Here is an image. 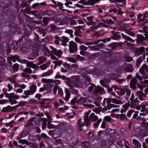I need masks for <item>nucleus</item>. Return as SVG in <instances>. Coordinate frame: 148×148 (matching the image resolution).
I'll return each instance as SVG.
<instances>
[{
	"label": "nucleus",
	"instance_id": "obj_38",
	"mask_svg": "<svg viewBox=\"0 0 148 148\" xmlns=\"http://www.w3.org/2000/svg\"><path fill=\"white\" fill-rule=\"evenodd\" d=\"M39 62L40 64H42L46 60V58L43 56H41L39 58Z\"/></svg>",
	"mask_w": 148,
	"mask_h": 148
},
{
	"label": "nucleus",
	"instance_id": "obj_20",
	"mask_svg": "<svg viewBox=\"0 0 148 148\" xmlns=\"http://www.w3.org/2000/svg\"><path fill=\"white\" fill-rule=\"evenodd\" d=\"M30 7H26L24 9V12H26L27 14H30L31 13L33 14H35V13L36 12H37V11H30Z\"/></svg>",
	"mask_w": 148,
	"mask_h": 148
},
{
	"label": "nucleus",
	"instance_id": "obj_34",
	"mask_svg": "<svg viewBox=\"0 0 148 148\" xmlns=\"http://www.w3.org/2000/svg\"><path fill=\"white\" fill-rule=\"evenodd\" d=\"M50 18L46 17H44L43 18V21L44 24L47 25L49 23V20H50Z\"/></svg>",
	"mask_w": 148,
	"mask_h": 148
},
{
	"label": "nucleus",
	"instance_id": "obj_46",
	"mask_svg": "<svg viewBox=\"0 0 148 148\" xmlns=\"http://www.w3.org/2000/svg\"><path fill=\"white\" fill-rule=\"evenodd\" d=\"M112 119L111 117L109 116H105L103 119V120L107 122H110Z\"/></svg>",
	"mask_w": 148,
	"mask_h": 148
},
{
	"label": "nucleus",
	"instance_id": "obj_49",
	"mask_svg": "<svg viewBox=\"0 0 148 148\" xmlns=\"http://www.w3.org/2000/svg\"><path fill=\"white\" fill-rule=\"evenodd\" d=\"M77 98L76 97H75L73 98L71 101V104L75 105V103H77Z\"/></svg>",
	"mask_w": 148,
	"mask_h": 148
},
{
	"label": "nucleus",
	"instance_id": "obj_48",
	"mask_svg": "<svg viewBox=\"0 0 148 148\" xmlns=\"http://www.w3.org/2000/svg\"><path fill=\"white\" fill-rule=\"evenodd\" d=\"M7 45L8 44L6 42H1L0 43L1 48H4L5 47H7Z\"/></svg>",
	"mask_w": 148,
	"mask_h": 148
},
{
	"label": "nucleus",
	"instance_id": "obj_4",
	"mask_svg": "<svg viewBox=\"0 0 148 148\" xmlns=\"http://www.w3.org/2000/svg\"><path fill=\"white\" fill-rule=\"evenodd\" d=\"M41 81L44 83H47L54 82L55 84H59L60 83V81L59 80H56L54 81L52 79H47L45 78H43L42 79Z\"/></svg>",
	"mask_w": 148,
	"mask_h": 148
},
{
	"label": "nucleus",
	"instance_id": "obj_5",
	"mask_svg": "<svg viewBox=\"0 0 148 148\" xmlns=\"http://www.w3.org/2000/svg\"><path fill=\"white\" fill-rule=\"evenodd\" d=\"M103 91V90L102 88L99 86H96L94 88L93 94L95 95L97 93L101 94Z\"/></svg>",
	"mask_w": 148,
	"mask_h": 148
},
{
	"label": "nucleus",
	"instance_id": "obj_24",
	"mask_svg": "<svg viewBox=\"0 0 148 148\" xmlns=\"http://www.w3.org/2000/svg\"><path fill=\"white\" fill-rule=\"evenodd\" d=\"M133 144L136 147H140L141 146V145L139 142L136 139H134L132 140Z\"/></svg>",
	"mask_w": 148,
	"mask_h": 148
},
{
	"label": "nucleus",
	"instance_id": "obj_37",
	"mask_svg": "<svg viewBox=\"0 0 148 148\" xmlns=\"http://www.w3.org/2000/svg\"><path fill=\"white\" fill-rule=\"evenodd\" d=\"M23 71L26 73L31 74L32 73V70L29 68L27 67L23 70Z\"/></svg>",
	"mask_w": 148,
	"mask_h": 148
},
{
	"label": "nucleus",
	"instance_id": "obj_63",
	"mask_svg": "<svg viewBox=\"0 0 148 148\" xmlns=\"http://www.w3.org/2000/svg\"><path fill=\"white\" fill-rule=\"evenodd\" d=\"M125 40L127 41H130L132 42H134V41L133 40V39L131 38L130 37L127 36L126 38H125Z\"/></svg>",
	"mask_w": 148,
	"mask_h": 148
},
{
	"label": "nucleus",
	"instance_id": "obj_47",
	"mask_svg": "<svg viewBox=\"0 0 148 148\" xmlns=\"http://www.w3.org/2000/svg\"><path fill=\"white\" fill-rule=\"evenodd\" d=\"M135 112L134 110H129L127 113V116L128 118H130L131 116L132 113Z\"/></svg>",
	"mask_w": 148,
	"mask_h": 148
},
{
	"label": "nucleus",
	"instance_id": "obj_57",
	"mask_svg": "<svg viewBox=\"0 0 148 148\" xmlns=\"http://www.w3.org/2000/svg\"><path fill=\"white\" fill-rule=\"evenodd\" d=\"M18 18L21 23L23 22V17L20 14H19L18 15Z\"/></svg>",
	"mask_w": 148,
	"mask_h": 148
},
{
	"label": "nucleus",
	"instance_id": "obj_39",
	"mask_svg": "<svg viewBox=\"0 0 148 148\" xmlns=\"http://www.w3.org/2000/svg\"><path fill=\"white\" fill-rule=\"evenodd\" d=\"M81 33V30L79 29H76V30L75 32V35L76 36L81 37V35L80 34Z\"/></svg>",
	"mask_w": 148,
	"mask_h": 148
},
{
	"label": "nucleus",
	"instance_id": "obj_53",
	"mask_svg": "<svg viewBox=\"0 0 148 148\" xmlns=\"http://www.w3.org/2000/svg\"><path fill=\"white\" fill-rule=\"evenodd\" d=\"M79 139L77 138L73 142V145L74 146H76L79 143Z\"/></svg>",
	"mask_w": 148,
	"mask_h": 148
},
{
	"label": "nucleus",
	"instance_id": "obj_13",
	"mask_svg": "<svg viewBox=\"0 0 148 148\" xmlns=\"http://www.w3.org/2000/svg\"><path fill=\"white\" fill-rule=\"evenodd\" d=\"M43 14L44 15H47L50 16L55 14V12L53 11L47 10L43 12Z\"/></svg>",
	"mask_w": 148,
	"mask_h": 148
},
{
	"label": "nucleus",
	"instance_id": "obj_42",
	"mask_svg": "<svg viewBox=\"0 0 148 148\" xmlns=\"http://www.w3.org/2000/svg\"><path fill=\"white\" fill-rule=\"evenodd\" d=\"M29 5L27 4L26 2H22L21 4H20L19 8H24L28 6Z\"/></svg>",
	"mask_w": 148,
	"mask_h": 148
},
{
	"label": "nucleus",
	"instance_id": "obj_6",
	"mask_svg": "<svg viewBox=\"0 0 148 148\" xmlns=\"http://www.w3.org/2000/svg\"><path fill=\"white\" fill-rule=\"evenodd\" d=\"M93 73L95 75L99 76L104 73V71H102L99 69L96 68L93 71Z\"/></svg>",
	"mask_w": 148,
	"mask_h": 148
},
{
	"label": "nucleus",
	"instance_id": "obj_18",
	"mask_svg": "<svg viewBox=\"0 0 148 148\" xmlns=\"http://www.w3.org/2000/svg\"><path fill=\"white\" fill-rule=\"evenodd\" d=\"M99 53H94L88 56L90 60H93L97 58L99 56Z\"/></svg>",
	"mask_w": 148,
	"mask_h": 148
},
{
	"label": "nucleus",
	"instance_id": "obj_56",
	"mask_svg": "<svg viewBox=\"0 0 148 148\" xmlns=\"http://www.w3.org/2000/svg\"><path fill=\"white\" fill-rule=\"evenodd\" d=\"M65 32L67 33L70 34V35H72L73 36V31L72 29H66L65 31Z\"/></svg>",
	"mask_w": 148,
	"mask_h": 148
},
{
	"label": "nucleus",
	"instance_id": "obj_40",
	"mask_svg": "<svg viewBox=\"0 0 148 148\" xmlns=\"http://www.w3.org/2000/svg\"><path fill=\"white\" fill-rule=\"evenodd\" d=\"M9 102L11 105L16 104L17 103V101L12 99V98H10L9 99Z\"/></svg>",
	"mask_w": 148,
	"mask_h": 148
},
{
	"label": "nucleus",
	"instance_id": "obj_7",
	"mask_svg": "<svg viewBox=\"0 0 148 148\" xmlns=\"http://www.w3.org/2000/svg\"><path fill=\"white\" fill-rule=\"evenodd\" d=\"M112 33H113V35L111 36L110 38L112 40H117L121 37L120 34H118L120 33L119 32L115 33L114 31H112Z\"/></svg>",
	"mask_w": 148,
	"mask_h": 148
},
{
	"label": "nucleus",
	"instance_id": "obj_60",
	"mask_svg": "<svg viewBox=\"0 0 148 148\" xmlns=\"http://www.w3.org/2000/svg\"><path fill=\"white\" fill-rule=\"evenodd\" d=\"M130 101H128L127 103H126V104L123 105L122 106V107L124 108V109L127 110V109H128V108L129 107V105H130Z\"/></svg>",
	"mask_w": 148,
	"mask_h": 148
},
{
	"label": "nucleus",
	"instance_id": "obj_28",
	"mask_svg": "<svg viewBox=\"0 0 148 148\" xmlns=\"http://www.w3.org/2000/svg\"><path fill=\"white\" fill-rule=\"evenodd\" d=\"M117 42H114L110 44L109 46L112 50H114L117 47Z\"/></svg>",
	"mask_w": 148,
	"mask_h": 148
},
{
	"label": "nucleus",
	"instance_id": "obj_11",
	"mask_svg": "<svg viewBox=\"0 0 148 148\" xmlns=\"http://www.w3.org/2000/svg\"><path fill=\"white\" fill-rule=\"evenodd\" d=\"M44 87L45 88V90H47L48 92H50L52 91V85L51 84H44Z\"/></svg>",
	"mask_w": 148,
	"mask_h": 148
},
{
	"label": "nucleus",
	"instance_id": "obj_62",
	"mask_svg": "<svg viewBox=\"0 0 148 148\" xmlns=\"http://www.w3.org/2000/svg\"><path fill=\"white\" fill-rule=\"evenodd\" d=\"M24 94L25 95L27 96L29 95H32V92L29 90H28L26 91H24Z\"/></svg>",
	"mask_w": 148,
	"mask_h": 148
},
{
	"label": "nucleus",
	"instance_id": "obj_21",
	"mask_svg": "<svg viewBox=\"0 0 148 148\" xmlns=\"http://www.w3.org/2000/svg\"><path fill=\"white\" fill-rule=\"evenodd\" d=\"M39 136V134H36V136L38 137V140H40L41 139L42 137L43 138H46L47 139L49 138V137L47 135L44 133H42L41 134V136Z\"/></svg>",
	"mask_w": 148,
	"mask_h": 148
},
{
	"label": "nucleus",
	"instance_id": "obj_29",
	"mask_svg": "<svg viewBox=\"0 0 148 148\" xmlns=\"http://www.w3.org/2000/svg\"><path fill=\"white\" fill-rule=\"evenodd\" d=\"M118 115L119 116V117L121 120H123L124 119L128 120V119L127 118L125 114H118Z\"/></svg>",
	"mask_w": 148,
	"mask_h": 148
},
{
	"label": "nucleus",
	"instance_id": "obj_2",
	"mask_svg": "<svg viewBox=\"0 0 148 148\" xmlns=\"http://www.w3.org/2000/svg\"><path fill=\"white\" fill-rule=\"evenodd\" d=\"M77 44L73 41L69 42V51L71 53H73L77 51Z\"/></svg>",
	"mask_w": 148,
	"mask_h": 148
},
{
	"label": "nucleus",
	"instance_id": "obj_22",
	"mask_svg": "<svg viewBox=\"0 0 148 148\" xmlns=\"http://www.w3.org/2000/svg\"><path fill=\"white\" fill-rule=\"evenodd\" d=\"M65 92L66 93L65 99L66 100L68 101L70 98L71 95L70 93L69 90L67 88H65Z\"/></svg>",
	"mask_w": 148,
	"mask_h": 148
},
{
	"label": "nucleus",
	"instance_id": "obj_10",
	"mask_svg": "<svg viewBox=\"0 0 148 148\" xmlns=\"http://www.w3.org/2000/svg\"><path fill=\"white\" fill-rule=\"evenodd\" d=\"M104 45L103 43H100L97 45L96 46H89L88 47V48H89L95 50H98L99 48L102 49Z\"/></svg>",
	"mask_w": 148,
	"mask_h": 148
},
{
	"label": "nucleus",
	"instance_id": "obj_8",
	"mask_svg": "<svg viewBox=\"0 0 148 148\" xmlns=\"http://www.w3.org/2000/svg\"><path fill=\"white\" fill-rule=\"evenodd\" d=\"M86 101L87 98L86 97H81L77 101V103L79 105H82L83 103H86Z\"/></svg>",
	"mask_w": 148,
	"mask_h": 148
},
{
	"label": "nucleus",
	"instance_id": "obj_45",
	"mask_svg": "<svg viewBox=\"0 0 148 148\" xmlns=\"http://www.w3.org/2000/svg\"><path fill=\"white\" fill-rule=\"evenodd\" d=\"M138 84L130 83V85L131 88L133 90H135L137 88L136 85H137Z\"/></svg>",
	"mask_w": 148,
	"mask_h": 148
},
{
	"label": "nucleus",
	"instance_id": "obj_58",
	"mask_svg": "<svg viewBox=\"0 0 148 148\" xmlns=\"http://www.w3.org/2000/svg\"><path fill=\"white\" fill-rule=\"evenodd\" d=\"M59 87L58 85H56L54 86L53 89V92L54 94H55L56 93L57 89H58Z\"/></svg>",
	"mask_w": 148,
	"mask_h": 148
},
{
	"label": "nucleus",
	"instance_id": "obj_33",
	"mask_svg": "<svg viewBox=\"0 0 148 148\" xmlns=\"http://www.w3.org/2000/svg\"><path fill=\"white\" fill-rule=\"evenodd\" d=\"M86 81V86H87L88 85H89L90 83L91 82V80L89 76L87 75H86L85 77Z\"/></svg>",
	"mask_w": 148,
	"mask_h": 148
},
{
	"label": "nucleus",
	"instance_id": "obj_9",
	"mask_svg": "<svg viewBox=\"0 0 148 148\" xmlns=\"http://www.w3.org/2000/svg\"><path fill=\"white\" fill-rule=\"evenodd\" d=\"M119 75L117 74H110L108 75V78L110 80H116L119 77Z\"/></svg>",
	"mask_w": 148,
	"mask_h": 148
},
{
	"label": "nucleus",
	"instance_id": "obj_31",
	"mask_svg": "<svg viewBox=\"0 0 148 148\" xmlns=\"http://www.w3.org/2000/svg\"><path fill=\"white\" fill-rule=\"evenodd\" d=\"M29 148H38V145L36 143H29Z\"/></svg>",
	"mask_w": 148,
	"mask_h": 148
},
{
	"label": "nucleus",
	"instance_id": "obj_61",
	"mask_svg": "<svg viewBox=\"0 0 148 148\" xmlns=\"http://www.w3.org/2000/svg\"><path fill=\"white\" fill-rule=\"evenodd\" d=\"M137 81V80L136 78L135 77H134L132 79L130 83L138 84Z\"/></svg>",
	"mask_w": 148,
	"mask_h": 148
},
{
	"label": "nucleus",
	"instance_id": "obj_32",
	"mask_svg": "<svg viewBox=\"0 0 148 148\" xmlns=\"http://www.w3.org/2000/svg\"><path fill=\"white\" fill-rule=\"evenodd\" d=\"M23 14L26 17L25 19L27 22L29 23L32 21V19L29 16L27 15L25 12H23Z\"/></svg>",
	"mask_w": 148,
	"mask_h": 148
},
{
	"label": "nucleus",
	"instance_id": "obj_12",
	"mask_svg": "<svg viewBox=\"0 0 148 148\" xmlns=\"http://www.w3.org/2000/svg\"><path fill=\"white\" fill-rule=\"evenodd\" d=\"M100 1L101 0H89L86 2V5H93Z\"/></svg>",
	"mask_w": 148,
	"mask_h": 148
},
{
	"label": "nucleus",
	"instance_id": "obj_59",
	"mask_svg": "<svg viewBox=\"0 0 148 148\" xmlns=\"http://www.w3.org/2000/svg\"><path fill=\"white\" fill-rule=\"evenodd\" d=\"M19 67V66L17 63L14 64L13 66V69L14 70H18Z\"/></svg>",
	"mask_w": 148,
	"mask_h": 148
},
{
	"label": "nucleus",
	"instance_id": "obj_15",
	"mask_svg": "<svg viewBox=\"0 0 148 148\" xmlns=\"http://www.w3.org/2000/svg\"><path fill=\"white\" fill-rule=\"evenodd\" d=\"M94 114V113H92L89 116V118L93 122L96 121L98 119V117L97 115Z\"/></svg>",
	"mask_w": 148,
	"mask_h": 148
},
{
	"label": "nucleus",
	"instance_id": "obj_50",
	"mask_svg": "<svg viewBox=\"0 0 148 148\" xmlns=\"http://www.w3.org/2000/svg\"><path fill=\"white\" fill-rule=\"evenodd\" d=\"M62 60H57L53 61V63L55 65L58 66H60L62 64Z\"/></svg>",
	"mask_w": 148,
	"mask_h": 148
},
{
	"label": "nucleus",
	"instance_id": "obj_41",
	"mask_svg": "<svg viewBox=\"0 0 148 148\" xmlns=\"http://www.w3.org/2000/svg\"><path fill=\"white\" fill-rule=\"evenodd\" d=\"M145 50L144 47L142 46L139 48L138 50V55H139V54L142 53Z\"/></svg>",
	"mask_w": 148,
	"mask_h": 148
},
{
	"label": "nucleus",
	"instance_id": "obj_25",
	"mask_svg": "<svg viewBox=\"0 0 148 148\" xmlns=\"http://www.w3.org/2000/svg\"><path fill=\"white\" fill-rule=\"evenodd\" d=\"M37 86L35 84L32 85L30 87V91L32 92L33 94L34 93L36 90Z\"/></svg>",
	"mask_w": 148,
	"mask_h": 148
},
{
	"label": "nucleus",
	"instance_id": "obj_35",
	"mask_svg": "<svg viewBox=\"0 0 148 148\" xmlns=\"http://www.w3.org/2000/svg\"><path fill=\"white\" fill-rule=\"evenodd\" d=\"M123 143H125V140L122 139V140H119L116 142V144L117 145L121 147H122L123 146Z\"/></svg>",
	"mask_w": 148,
	"mask_h": 148
},
{
	"label": "nucleus",
	"instance_id": "obj_52",
	"mask_svg": "<svg viewBox=\"0 0 148 148\" xmlns=\"http://www.w3.org/2000/svg\"><path fill=\"white\" fill-rule=\"evenodd\" d=\"M5 60L4 58L0 56V66L5 63Z\"/></svg>",
	"mask_w": 148,
	"mask_h": 148
},
{
	"label": "nucleus",
	"instance_id": "obj_1",
	"mask_svg": "<svg viewBox=\"0 0 148 148\" xmlns=\"http://www.w3.org/2000/svg\"><path fill=\"white\" fill-rule=\"evenodd\" d=\"M11 5L10 3L7 5L2 10L1 14L0 15V19L4 24L9 26L11 28H17V25L14 23L15 19L17 16V13L14 10L11 11L10 12L9 16L8 15L10 7Z\"/></svg>",
	"mask_w": 148,
	"mask_h": 148
},
{
	"label": "nucleus",
	"instance_id": "obj_64",
	"mask_svg": "<svg viewBox=\"0 0 148 148\" xmlns=\"http://www.w3.org/2000/svg\"><path fill=\"white\" fill-rule=\"evenodd\" d=\"M33 124V123L31 121H28L27 124L25 125V127H29L31 126Z\"/></svg>",
	"mask_w": 148,
	"mask_h": 148
},
{
	"label": "nucleus",
	"instance_id": "obj_27",
	"mask_svg": "<svg viewBox=\"0 0 148 148\" xmlns=\"http://www.w3.org/2000/svg\"><path fill=\"white\" fill-rule=\"evenodd\" d=\"M144 39L145 37L143 35L140 34L138 35L137 40V41L138 42H141L144 40Z\"/></svg>",
	"mask_w": 148,
	"mask_h": 148
},
{
	"label": "nucleus",
	"instance_id": "obj_3",
	"mask_svg": "<svg viewBox=\"0 0 148 148\" xmlns=\"http://www.w3.org/2000/svg\"><path fill=\"white\" fill-rule=\"evenodd\" d=\"M22 40H18L17 42H14L11 45V47L12 49L14 50H16L18 49V47L23 44L22 41Z\"/></svg>",
	"mask_w": 148,
	"mask_h": 148
},
{
	"label": "nucleus",
	"instance_id": "obj_36",
	"mask_svg": "<svg viewBox=\"0 0 148 148\" xmlns=\"http://www.w3.org/2000/svg\"><path fill=\"white\" fill-rule=\"evenodd\" d=\"M90 84L91 85V86L89 87L88 90L90 92H92L93 91L94 88H95L96 86L95 84H92V83H90Z\"/></svg>",
	"mask_w": 148,
	"mask_h": 148
},
{
	"label": "nucleus",
	"instance_id": "obj_16",
	"mask_svg": "<svg viewBox=\"0 0 148 148\" xmlns=\"http://www.w3.org/2000/svg\"><path fill=\"white\" fill-rule=\"evenodd\" d=\"M90 145V143L88 141H84L81 142L82 146L84 148H88Z\"/></svg>",
	"mask_w": 148,
	"mask_h": 148
},
{
	"label": "nucleus",
	"instance_id": "obj_43",
	"mask_svg": "<svg viewBox=\"0 0 148 148\" xmlns=\"http://www.w3.org/2000/svg\"><path fill=\"white\" fill-rule=\"evenodd\" d=\"M84 125L85 126L88 127L90 124V120L89 119H84Z\"/></svg>",
	"mask_w": 148,
	"mask_h": 148
},
{
	"label": "nucleus",
	"instance_id": "obj_54",
	"mask_svg": "<svg viewBox=\"0 0 148 148\" xmlns=\"http://www.w3.org/2000/svg\"><path fill=\"white\" fill-rule=\"evenodd\" d=\"M21 75L22 76L24 77L27 78L29 79L30 77V75L27 74H26L25 73L22 72L21 73Z\"/></svg>",
	"mask_w": 148,
	"mask_h": 148
},
{
	"label": "nucleus",
	"instance_id": "obj_44",
	"mask_svg": "<svg viewBox=\"0 0 148 148\" xmlns=\"http://www.w3.org/2000/svg\"><path fill=\"white\" fill-rule=\"evenodd\" d=\"M109 133L110 135L115 134L116 133V131L115 129H109L108 130Z\"/></svg>",
	"mask_w": 148,
	"mask_h": 148
},
{
	"label": "nucleus",
	"instance_id": "obj_51",
	"mask_svg": "<svg viewBox=\"0 0 148 148\" xmlns=\"http://www.w3.org/2000/svg\"><path fill=\"white\" fill-rule=\"evenodd\" d=\"M106 62L107 64L110 65H112L114 64L115 61L113 60H107Z\"/></svg>",
	"mask_w": 148,
	"mask_h": 148
},
{
	"label": "nucleus",
	"instance_id": "obj_14",
	"mask_svg": "<svg viewBox=\"0 0 148 148\" xmlns=\"http://www.w3.org/2000/svg\"><path fill=\"white\" fill-rule=\"evenodd\" d=\"M44 54L45 55V56H50L52 54V52L51 51H50L48 48H47L45 47H44Z\"/></svg>",
	"mask_w": 148,
	"mask_h": 148
},
{
	"label": "nucleus",
	"instance_id": "obj_19",
	"mask_svg": "<svg viewBox=\"0 0 148 148\" xmlns=\"http://www.w3.org/2000/svg\"><path fill=\"white\" fill-rule=\"evenodd\" d=\"M29 134V132L27 131H23L19 135V138L21 139L23 137H25L28 135Z\"/></svg>",
	"mask_w": 148,
	"mask_h": 148
},
{
	"label": "nucleus",
	"instance_id": "obj_23",
	"mask_svg": "<svg viewBox=\"0 0 148 148\" xmlns=\"http://www.w3.org/2000/svg\"><path fill=\"white\" fill-rule=\"evenodd\" d=\"M125 70L128 72H132L134 70L133 66L132 65H130L125 68Z\"/></svg>",
	"mask_w": 148,
	"mask_h": 148
},
{
	"label": "nucleus",
	"instance_id": "obj_17",
	"mask_svg": "<svg viewBox=\"0 0 148 148\" xmlns=\"http://www.w3.org/2000/svg\"><path fill=\"white\" fill-rule=\"evenodd\" d=\"M10 108V105H8L5 107H4L2 108L1 112L4 113H8L9 112H11Z\"/></svg>",
	"mask_w": 148,
	"mask_h": 148
},
{
	"label": "nucleus",
	"instance_id": "obj_26",
	"mask_svg": "<svg viewBox=\"0 0 148 148\" xmlns=\"http://www.w3.org/2000/svg\"><path fill=\"white\" fill-rule=\"evenodd\" d=\"M19 58V56L17 55H15V56H11L10 58L12 59V61L14 62H16L17 60L18 61V58Z\"/></svg>",
	"mask_w": 148,
	"mask_h": 148
},
{
	"label": "nucleus",
	"instance_id": "obj_30",
	"mask_svg": "<svg viewBox=\"0 0 148 148\" xmlns=\"http://www.w3.org/2000/svg\"><path fill=\"white\" fill-rule=\"evenodd\" d=\"M53 73V71L52 70H49L47 72H45L42 74V77H44L47 76L49 75L52 74Z\"/></svg>",
	"mask_w": 148,
	"mask_h": 148
},
{
	"label": "nucleus",
	"instance_id": "obj_55",
	"mask_svg": "<svg viewBox=\"0 0 148 148\" xmlns=\"http://www.w3.org/2000/svg\"><path fill=\"white\" fill-rule=\"evenodd\" d=\"M87 48L85 45H82L79 47V49L82 51H86L87 50Z\"/></svg>",
	"mask_w": 148,
	"mask_h": 148
}]
</instances>
